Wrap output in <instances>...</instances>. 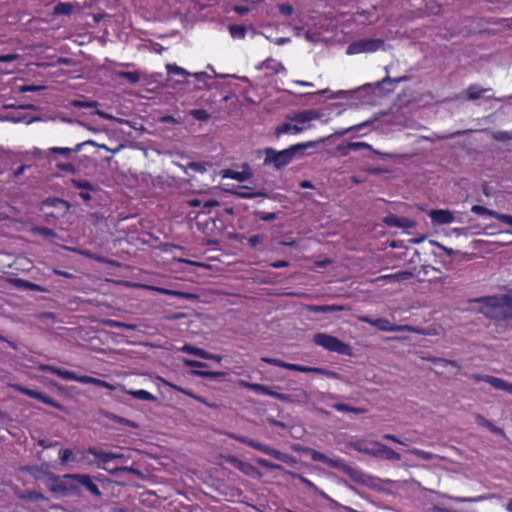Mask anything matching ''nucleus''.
Returning <instances> with one entry per match:
<instances>
[{
  "instance_id": "nucleus-17",
  "label": "nucleus",
  "mask_w": 512,
  "mask_h": 512,
  "mask_svg": "<svg viewBox=\"0 0 512 512\" xmlns=\"http://www.w3.org/2000/svg\"><path fill=\"white\" fill-rule=\"evenodd\" d=\"M414 274L410 271H400L395 274L381 275L374 281L388 280L391 283L401 282L413 278Z\"/></svg>"
},
{
  "instance_id": "nucleus-8",
  "label": "nucleus",
  "mask_w": 512,
  "mask_h": 512,
  "mask_svg": "<svg viewBox=\"0 0 512 512\" xmlns=\"http://www.w3.org/2000/svg\"><path fill=\"white\" fill-rule=\"evenodd\" d=\"M310 455H311V459L313 461L323 462V463L327 464L328 466H330L332 468L339 469L350 476H353L355 474V470L352 467H350L349 465H347L340 458H329L325 454H323L319 451H316V450H311Z\"/></svg>"
},
{
  "instance_id": "nucleus-32",
  "label": "nucleus",
  "mask_w": 512,
  "mask_h": 512,
  "mask_svg": "<svg viewBox=\"0 0 512 512\" xmlns=\"http://www.w3.org/2000/svg\"><path fill=\"white\" fill-rule=\"evenodd\" d=\"M191 374L203 378H218L226 376L225 372L216 371H203V370H192Z\"/></svg>"
},
{
  "instance_id": "nucleus-39",
  "label": "nucleus",
  "mask_w": 512,
  "mask_h": 512,
  "mask_svg": "<svg viewBox=\"0 0 512 512\" xmlns=\"http://www.w3.org/2000/svg\"><path fill=\"white\" fill-rule=\"evenodd\" d=\"M349 147L352 148V151H358V150H370L376 154H381L380 152L373 149V147L366 143V142H349Z\"/></svg>"
},
{
  "instance_id": "nucleus-44",
  "label": "nucleus",
  "mask_w": 512,
  "mask_h": 512,
  "mask_svg": "<svg viewBox=\"0 0 512 512\" xmlns=\"http://www.w3.org/2000/svg\"><path fill=\"white\" fill-rule=\"evenodd\" d=\"M166 69H167L168 73H170V74L183 75V76L191 75L188 71H186L182 67L177 66L176 64H168L166 66Z\"/></svg>"
},
{
  "instance_id": "nucleus-51",
  "label": "nucleus",
  "mask_w": 512,
  "mask_h": 512,
  "mask_svg": "<svg viewBox=\"0 0 512 512\" xmlns=\"http://www.w3.org/2000/svg\"><path fill=\"white\" fill-rule=\"evenodd\" d=\"M493 138L498 141L512 140V133L508 131H497L493 133Z\"/></svg>"
},
{
  "instance_id": "nucleus-5",
  "label": "nucleus",
  "mask_w": 512,
  "mask_h": 512,
  "mask_svg": "<svg viewBox=\"0 0 512 512\" xmlns=\"http://www.w3.org/2000/svg\"><path fill=\"white\" fill-rule=\"evenodd\" d=\"M313 341L316 345L330 352L347 356L351 355V347L348 344L329 334L317 333L314 335Z\"/></svg>"
},
{
  "instance_id": "nucleus-57",
  "label": "nucleus",
  "mask_w": 512,
  "mask_h": 512,
  "mask_svg": "<svg viewBox=\"0 0 512 512\" xmlns=\"http://www.w3.org/2000/svg\"><path fill=\"white\" fill-rule=\"evenodd\" d=\"M385 223L389 226L402 227L403 223L401 218L396 216H388L385 218Z\"/></svg>"
},
{
  "instance_id": "nucleus-53",
  "label": "nucleus",
  "mask_w": 512,
  "mask_h": 512,
  "mask_svg": "<svg viewBox=\"0 0 512 512\" xmlns=\"http://www.w3.org/2000/svg\"><path fill=\"white\" fill-rule=\"evenodd\" d=\"M72 104L74 107H77V108H91V107H96L98 105V103L96 101H80V100H75V101H73Z\"/></svg>"
},
{
  "instance_id": "nucleus-40",
  "label": "nucleus",
  "mask_w": 512,
  "mask_h": 512,
  "mask_svg": "<svg viewBox=\"0 0 512 512\" xmlns=\"http://www.w3.org/2000/svg\"><path fill=\"white\" fill-rule=\"evenodd\" d=\"M149 289L157 291V292H159L161 294H164V295H173V296H180V297H187V298L190 297L189 294L178 292V291H174V290H169V289H166V288L150 286Z\"/></svg>"
},
{
  "instance_id": "nucleus-28",
  "label": "nucleus",
  "mask_w": 512,
  "mask_h": 512,
  "mask_svg": "<svg viewBox=\"0 0 512 512\" xmlns=\"http://www.w3.org/2000/svg\"><path fill=\"white\" fill-rule=\"evenodd\" d=\"M102 323H103V325H105L107 327H111V328H124V329H128V330H136L137 329V325H135V324L123 323V322L112 320V319H105L102 321Z\"/></svg>"
},
{
  "instance_id": "nucleus-58",
  "label": "nucleus",
  "mask_w": 512,
  "mask_h": 512,
  "mask_svg": "<svg viewBox=\"0 0 512 512\" xmlns=\"http://www.w3.org/2000/svg\"><path fill=\"white\" fill-rule=\"evenodd\" d=\"M494 218L498 219L501 222H504L510 226H512V216L507 214H500L495 211Z\"/></svg>"
},
{
  "instance_id": "nucleus-37",
  "label": "nucleus",
  "mask_w": 512,
  "mask_h": 512,
  "mask_svg": "<svg viewBox=\"0 0 512 512\" xmlns=\"http://www.w3.org/2000/svg\"><path fill=\"white\" fill-rule=\"evenodd\" d=\"M118 77L128 80L130 83H137L140 80V76L137 72L131 71H119L116 73Z\"/></svg>"
},
{
  "instance_id": "nucleus-34",
  "label": "nucleus",
  "mask_w": 512,
  "mask_h": 512,
  "mask_svg": "<svg viewBox=\"0 0 512 512\" xmlns=\"http://www.w3.org/2000/svg\"><path fill=\"white\" fill-rule=\"evenodd\" d=\"M229 32L233 38L243 39L246 35V28L242 25H230Z\"/></svg>"
},
{
  "instance_id": "nucleus-24",
  "label": "nucleus",
  "mask_w": 512,
  "mask_h": 512,
  "mask_svg": "<svg viewBox=\"0 0 512 512\" xmlns=\"http://www.w3.org/2000/svg\"><path fill=\"white\" fill-rule=\"evenodd\" d=\"M240 385L245 387V388H248L250 390H253L256 393L268 395L270 397H272V394L275 393V391H272L267 386L262 385V384L249 383V382H245V381H240Z\"/></svg>"
},
{
  "instance_id": "nucleus-2",
  "label": "nucleus",
  "mask_w": 512,
  "mask_h": 512,
  "mask_svg": "<svg viewBox=\"0 0 512 512\" xmlns=\"http://www.w3.org/2000/svg\"><path fill=\"white\" fill-rule=\"evenodd\" d=\"M478 303V312L493 320H508L509 317V294H498L486 297H479L471 300Z\"/></svg>"
},
{
  "instance_id": "nucleus-12",
  "label": "nucleus",
  "mask_w": 512,
  "mask_h": 512,
  "mask_svg": "<svg viewBox=\"0 0 512 512\" xmlns=\"http://www.w3.org/2000/svg\"><path fill=\"white\" fill-rule=\"evenodd\" d=\"M67 380L76 381V382H79L82 384H93L95 386L106 388L109 390L115 389V387L112 384H110L104 380L94 378L91 376H86V375L78 376L74 372H71V371H69V373L67 374Z\"/></svg>"
},
{
  "instance_id": "nucleus-27",
  "label": "nucleus",
  "mask_w": 512,
  "mask_h": 512,
  "mask_svg": "<svg viewBox=\"0 0 512 512\" xmlns=\"http://www.w3.org/2000/svg\"><path fill=\"white\" fill-rule=\"evenodd\" d=\"M74 4L69 2H60L54 7L53 14L54 15H69L73 9Z\"/></svg>"
},
{
  "instance_id": "nucleus-15",
  "label": "nucleus",
  "mask_w": 512,
  "mask_h": 512,
  "mask_svg": "<svg viewBox=\"0 0 512 512\" xmlns=\"http://www.w3.org/2000/svg\"><path fill=\"white\" fill-rule=\"evenodd\" d=\"M88 453L99 459L101 465L109 463L112 460H126L127 458L123 454L112 453V452H103L98 450L95 447H90L88 449Z\"/></svg>"
},
{
  "instance_id": "nucleus-56",
  "label": "nucleus",
  "mask_w": 512,
  "mask_h": 512,
  "mask_svg": "<svg viewBox=\"0 0 512 512\" xmlns=\"http://www.w3.org/2000/svg\"><path fill=\"white\" fill-rule=\"evenodd\" d=\"M272 397L277 400H280L282 402H289V403L294 402V398L291 394H282L279 392H275L274 394H272Z\"/></svg>"
},
{
  "instance_id": "nucleus-1",
  "label": "nucleus",
  "mask_w": 512,
  "mask_h": 512,
  "mask_svg": "<svg viewBox=\"0 0 512 512\" xmlns=\"http://www.w3.org/2000/svg\"><path fill=\"white\" fill-rule=\"evenodd\" d=\"M79 485L84 486L91 494L97 497L101 496L100 489L87 474H65L62 476L52 474L48 488L53 493L68 497L80 495Z\"/></svg>"
},
{
  "instance_id": "nucleus-7",
  "label": "nucleus",
  "mask_w": 512,
  "mask_h": 512,
  "mask_svg": "<svg viewBox=\"0 0 512 512\" xmlns=\"http://www.w3.org/2000/svg\"><path fill=\"white\" fill-rule=\"evenodd\" d=\"M384 47V41L378 38L361 39L352 42L346 50L348 55H355L361 53H373Z\"/></svg>"
},
{
  "instance_id": "nucleus-29",
  "label": "nucleus",
  "mask_w": 512,
  "mask_h": 512,
  "mask_svg": "<svg viewBox=\"0 0 512 512\" xmlns=\"http://www.w3.org/2000/svg\"><path fill=\"white\" fill-rule=\"evenodd\" d=\"M409 453L417 456L418 458H421L423 460H433V459H444L443 457L433 454L431 452H427L424 450H420L417 448H412L409 450Z\"/></svg>"
},
{
  "instance_id": "nucleus-16",
  "label": "nucleus",
  "mask_w": 512,
  "mask_h": 512,
  "mask_svg": "<svg viewBox=\"0 0 512 512\" xmlns=\"http://www.w3.org/2000/svg\"><path fill=\"white\" fill-rule=\"evenodd\" d=\"M222 178H229L236 180L238 182H243L248 180L251 177V173L248 169H244L242 171H234L231 169H224L220 172Z\"/></svg>"
},
{
  "instance_id": "nucleus-3",
  "label": "nucleus",
  "mask_w": 512,
  "mask_h": 512,
  "mask_svg": "<svg viewBox=\"0 0 512 512\" xmlns=\"http://www.w3.org/2000/svg\"><path fill=\"white\" fill-rule=\"evenodd\" d=\"M325 141V138H321L318 141H308L305 143H298L295 145H292L291 147L277 151L274 148L267 147L264 150L265 158H264V165H273V167L277 170L287 166L295 155L298 152H302L303 150L307 148H313L318 143H323Z\"/></svg>"
},
{
  "instance_id": "nucleus-6",
  "label": "nucleus",
  "mask_w": 512,
  "mask_h": 512,
  "mask_svg": "<svg viewBox=\"0 0 512 512\" xmlns=\"http://www.w3.org/2000/svg\"><path fill=\"white\" fill-rule=\"evenodd\" d=\"M374 448H368L364 445V442H357L354 447L357 451L366 453L371 456L381 457L387 460L399 461L401 456L390 447L381 444L379 442L374 443Z\"/></svg>"
},
{
  "instance_id": "nucleus-59",
  "label": "nucleus",
  "mask_w": 512,
  "mask_h": 512,
  "mask_svg": "<svg viewBox=\"0 0 512 512\" xmlns=\"http://www.w3.org/2000/svg\"><path fill=\"white\" fill-rule=\"evenodd\" d=\"M183 363L185 366H188V367H197V368H202V367H206L207 364L204 363V362H200V361H196V360H190V359H183Z\"/></svg>"
},
{
  "instance_id": "nucleus-23",
  "label": "nucleus",
  "mask_w": 512,
  "mask_h": 512,
  "mask_svg": "<svg viewBox=\"0 0 512 512\" xmlns=\"http://www.w3.org/2000/svg\"><path fill=\"white\" fill-rule=\"evenodd\" d=\"M475 422L479 426H483V427L487 428L490 432H492L494 434H498V435H503L504 434V432H503V430L501 428H499L496 425H494L492 422H490L488 419H486L481 414H476L475 415Z\"/></svg>"
},
{
  "instance_id": "nucleus-31",
  "label": "nucleus",
  "mask_w": 512,
  "mask_h": 512,
  "mask_svg": "<svg viewBox=\"0 0 512 512\" xmlns=\"http://www.w3.org/2000/svg\"><path fill=\"white\" fill-rule=\"evenodd\" d=\"M39 370L41 371H46V372H51L53 374H56L57 376L67 380V374L69 373L68 370H62L60 368H57V367H54V366H51V365H40L39 366Z\"/></svg>"
},
{
  "instance_id": "nucleus-33",
  "label": "nucleus",
  "mask_w": 512,
  "mask_h": 512,
  "mask_svg": "<svg viewBox=\"0 0 512 512\" xmlns=\"http://www.w3.org/2000/svg\"><path fill=\"white\" fill-rule=\"evenodd\" d=\"M43 204L46 206H52L56 208L68 209L69 205L66 201L59 198H48L43 201Z\"/></svg>"
},
{
  "instance_id": "nucleus-22",
  "label": "nucleus",
  "mask_w": 512,
  "mask_h": 512,
  "mask_svg": "<svg viewBox=\"0 0 512 512\" xmlns=\"http://www.w3.org/2000/svg\"><path fill=\"white\" fill-rule=\"evenodd\" d=\"M83 144H77L74 148L68 147H51L48 149L50 154H60L65 158H70L72 153H78L82 150Z\"/></svg>"
},
{
  "instance_id": "nucleus-14",
  "label": "nucleus",
  "mask_w": 512,
  "mask_h": 512,
  "mask_svg": "<svg viewBox=\"0 0 512 512\" xmlns=\"http://www.w3.org/2000/svg\"><path fill=\"white\" fill-rule=\"evenodd\" d=\"M227 462L247 476L255 477L259 474L257 469L252 464L242 461L234 456H229L227 458Z\"/></svg>"
},
{
  "instance_id": "nucleus-19",
  "label": "nucleus",
  "mask_w": 512,
  "mask_h": 512,
  "mask_svg": "<svg viewBox=\"0 0 512 512\" xmlns=\"http://www.w3.org/2000/svg\"><path fill=\"white\" fill-rule=\"evenodd\" d=\"M304 129H306V127L285 122L276 127L275 134L278 137L283 134H299Z\"/></svg>"
},
{
  "instance_id": "nucleus-60",
  "label": "nucleus",
  "mask_w": 512,
  "mask_h": 512,
  "mask_svg": "<svg viewBox=\"0 0 512 512\" xmlns=\"http://www.w3.org/2000/svg\"><path fill=\"white\" fill-rule=\"evenodd\" d=\"M73 185L79 189L91 190L92 186L88 181L72 180Z\"/></svg>"
},
{
  "instance_id": "nucleus-42",
  "label": "nucleus",
  "mask_w": 512,
  "mask_h": 512,
  "mask_svg": "<svg viewBox=\"0 0 512 512\" xmlns=\"http://www.w3.org/2000/svg\"><path fill=\"white\" fill-rule=\"evenodd\" d=\"M210 166L211 164L207 162H191L188 164V168L199 173H205Z\"/></svg>"
},
{
  "instance_id": "nucleus-41",
  "label": "nucleus",
  "mask_w": 512,
  "mask_h": 512,
  "mask_svg": "<svg viewBox=\"0 0 512 512\" xmlns=\"http://www.w3.org/2000/svg\"><path fill=\"white\" fill-rule=\"evenodd\" d=\"M294 398V402L296 403H307L310 399V396L307 391L299 389L294 394H291Z\"/></svg>"
},
{
  "instance_id": "nucleus-11",
  "label": "nucleus",
  "mask_w": 512,
  "mask_h": 512,
  "mask_svg": "<svg viewBox=\"0 0 512 512\" xmlns=\"http://www.w3.org/2000/svg\"><path fill=\"white\" fill-rule=\"evenodd\" d=\"M323 116H324V114L321 110L307 109V110L296 112L293 115L288 116V119L291 121H294L298 124H306L311 121L318 120Z\"/></svg>"
},
{
  "instance_id": "nucleus-46",
  "label": "nucleus",
  "mask_w": 512,
  "mask_h": 512,
  "mask_svg": "<svg viewBox=\"0 0 512 512\" xmlns=\"http://www.w3.org/2000/svg\"><path fill=\"white\" fill-rule=\"evenodd\" d=\"M190 114L197 120L206 121L209 119V113L204 109H194L190 111Z\"/></svg>"
},
{
  "instance_id": "nucleus-64",
  "label": "nucleus",
  "mask_w": 512,
  "mask_h": 512,
  "mask_svg": "<svg viewBox=\"0 0 512 512\" xmlns=\"http://www.w3.org/2000/svg\"><path fill=\"white\" fill-rule=\"evenodd\" d=\"M19 58L18 54H6L0 56V62H12Z\"/></svg>"
},
{
  "instance_id": "nucleus-62",
  "label": "nucleus",
  "mask_w": 512,
  "mask_h": 512,
  "mask_svg": "<svg viewBox=\"0 0 512 512\" xmlns=\"http://www.w3.org/2000/svg\"><path fill=\"white\" fill-rule=\"evenodd\" d=\"M337 151L340 153L341 156H347L350 151H352V148L349 147V142L346 144H340L337 146Z\"/></svg>"
},
{
  "instance_id": "nucleus-43",
  "label": "nucleus",
  "mask_w": 512,
  "mask_h": 512,
  "mask_svg": "<svg viewBox=\"0 0 512 512\" xmlns=\"http://www.w3.org/2000/svg\"><path fill=\"white\" fill-rule=\"evenodd\" d=\"M471 211L475 214H478V215H488V216H491V217H494L495 215V211L494 210H490L484 206H481V205H473L471 207Z\"/></svg>"
},
{
  "instance_id": "nucleus-36",
  "label": "nucleus",
  "mask_w": 512,
  "mask_h": 512,
  "mask_svg": "<svg viewBox=\"0 0 512 512\" xmlns=\"http://www.w3.org/2000/svg\"><path fill=\"white\" fill-rule=\"evenodd\" d=\"M180 351H182L184 353H187V354H191V355L200 357V358H202V356H205V350H203L201 348L193 347V346H191L189 344H185L184 346H182L180 348Z\"/></svg>"
},
{
  "instance_id": "nucleus-35",
  "label": "nucleus",
  "mask_w": 512,
  "mask_h": 512,
  "mask_svg": "<svg viewBox=\"0 0 512 512\" xmlns=\"http://www.w3.org/2000/svg\"><path fill=\"white\" fill-rule=\"evenodd\" d=\"M430 361L432 363H434L435 365H441L442 367L452 366L458 370L461 369V366L456 361H453V360L434 357V358H431Z\"/></svg>"
},
{
  "instance_id": "nucleus-26",
  "label": "nucleus",
  "mask_w": 512,
  "mask_h": 512,
  "mask_svg": "<svg viewBox=\"0 0 512 512\" xmlns=\"http://www.w3.org/2000/svg\"><path fill=\"white\" fill-rule=\"evenodd\" d=\"M125 392L131 396H133L136 399L143 400V401H154L155 396L152 395L150 392L140 389V390H125Z\"/></svg>"
},
{
  "instance_id": "nucleus-4",
  "label": "nucleus",
  "mask_w": 512,
  "mask_h": 512,
  "mask_svg": "<svg viewBox=\"0 0 512 512\" xmlns=\"http://www.w3.org/2000/svg\"><path fill=\"white\" fill-rule=\"evenodd\" d=\"M229 436L232 439H234L238 442L244 443L256 450H259V451L277 459V460H280L282 462H285V463L291 464V465L296 463V459L294 456L282 453L281 451L274 449V448L270 447L269 445L263 444L261 442H257L255 440H252L250 438H247V437L241 436V435L230 434Z\"/></svg>"
},
{
  "instance_id": "nucleus-38",
  "label": "nucleus",
  "mask_w": 512,
  "mask_h": 512,
  "mask_svg": "<svg viewBox=\"0 0 512 512\" xmlns=\"http://www.w3.org/2000/svg\"><path fill=\"white\" fill-rule=\"evenodd\" d=\"M301 372H303V373L323 374V375H326L328 377H334L335 376L334 372H330V371H327L325 369L317 368V367L302 366Z\"/></svg>"
},
{
  "instance_id": "nucleus-25",
  "label": "nucleus",
  "mask_w": 512,
  "mask_h": 512,
  "mask_svg": "<svg viewBox=\"0 0 512 512\" xmlns=\"http://www.w3.org/2000/svg\"><path fill=\"white\" fill-rule=\"evenodd\" d=\"M491 89L488 88H481L478 85H470L466 89L467 98L469 100H476L480 97H482L486 92L490 91Z\"/></svg>"
},
{
  "instance_id": "nucleus-18",
  "label": "nucleus",
  "mask_w": 512,
  "mask_h": 512,
  "mask_svg": "<svg viewBox=\"0 0 512 512\" xmlns=\"http://www.w3.org/2000/svg\"><path fill=\"white\" fill-rule=\"evenodd\" d=\"M345 309H346L345 306H343V305H336V304H332V305H308V306H306V310L308 312H312V313H333V312L343 311Z\"/></svg>"
},
{
  "instance_id": "nucleus-10",
  "label": "nucleus",
  "mask_w": 512,
  "mask_h": 512,
  "mask_svg": "<svg viewBox=\"0 0 512 512\" xmlns=\"http://www.w3.org/2000/svg\"><path fill=\"white\" fill-rule=\"evenodd\" d=\"M427 214L434 225H447L455 221L454 212L448 209H433Z\"/></svg>"
},
{
  "instance_id": "nucleus-61",
  "label": "nucleus",
  "mask_w": 512,
  "mask_h": 512,
  "mask_svg": "<svg viewBox=\"0 0 512 512\" xmlns=\"http://www.w3.org/2000/svg\"><path fill=\"white\" fill-rule=\"evenodd\" d=\"M279 11L285 16H290L293 13V8L290 4L285 3L279 5Z\"/></svg>"
},
{
  "instance_id": "nucleus-47",
  "label": "nucleus",
  "mask_w": 512,
  "mask_h": 512,
  "mask_svg": "<svg viewBox=\"0 0 512 512\" xmlns=\"http://www.w3.org/2000/svg\"><path fill=\"white\" fill-rule=\"evenodd\" d=\"M56 167L57 169H59L60 171H63V172H66V173H71V174H74L76 172V167L74 164L72 163H61V162H57L56 163Z\"/></svg>"
},
{
  "instance_id": "nucleus-63",
  "label": "nucleus",
  "mask_w": 512,
  "mask_h": 512,
  "mask_svg": "<svg viewBox=\"0 0 512 512\" xmlns=\"http://www.w3.org/2000/svg\"><path fill=\"white\" fill-rule=\"evenodd\" d=\"M72 451L70 449H64L60 452V460L62 463H66L71 459Z\"/></svg>"
},
{
  "instance_id": "nucleus-30",
  "label": "nucleus",
  "mask_w": 512,
  "mask_h": 512,
  "mask_svg": "<svg viewBox=\"0 0 512 512\" xmlns=\"http://www.w3.org/2000/svg\"><path fill=\"white\" fill-rule=\"evenodd\" d=\"M332 407L335 410L340 411V412H353V413H356V414H363V413L367 412V410L364 409V408L352 407V406H349V405H346V404H342V403L334 404Z\"/></svg>"
},
{
  "instance_id": "nucleus-21",
  "label": "nucleus",
  "mask_w": 512,
  "mask_h": 512,
  "mask_svg": "<svg viewBox=\"0 0 512 512\" xmlns=\"http://www.w3.org/2000/svg\"><path fill=\"white\" fill-rule=\"evenodd\" d=\"M290 475L294 478H297L301 483H303L307 489L309 491H311L313 494L315 495H318L322 498H328L327 495L325 494V492H323L322 490H320L312 481H310L309 479H307L306 477H304L303 475L301 474H296V473H290Z\"/></svg>"
},
{
  "instance_id": "nucleus-50",
  "label": "nucleus",
  "mask_w": 512,
  "mask_h": 512,
  "mask_svg": "<svg viewBox=\"0 0 512 512\" xmlns=\"http://www.w3.org/2000/svg\"><path fill=\"white\" fill-rule=\"evenodd\" d=\"M98 467L108 471L110 474H117L118 472H122V471L130 472V473L135 472V470L130 467H117V468L109 469L106 466L101 465V464H98Z\"/></svg>"
},
{
  "instance_id": "nucleus-45",
  "label": "nucleus",
  "mask_w": 512,
  "mask_h": 512,
  "mask_svg": "<svg viewBox=\"0 0 512 512\" xmlns=\"http://www.w3.org/2000/svg\"><path fill=\"white\" fill-rule=\"evenodd\" d=\"M256 462L263 468L271 469V470H282V466L275 464L273 462H270L264 458H257Z\"/></svg>"
},
{
  "instance_id": "nucleus-54",
  "label": "nucleus",
  "mask_w": 512,
  "mask_h": 512,
  "mask_svg": "<svg viewBox=\"0 0 512 512\" xmlns=\"http://www.w3.org/2000/svg\"><path fill=\"white\" fill-rule=\"evenodd\" d=\"M18 390L22 394L27 395V396H29L31 398L38 399V400H40L41 395H42V393H40L38 391H35V390L28 389V388L19 387Z\"/></svg>"
},
{
  "instance_id": "nucleus-20",
  "label": "nucleus",
  "mask_w": 512,
  "mask_h": 512,
  "mask_svg": "<svg viewBox=\"0 0 512 512\" xmlns=\"http://www.w3.org/2000/svg\"><path fill=\"white\" fill-rule=\"evenodd\" d=\"M10 283H12L14 286L23 289V290H32V291H38V292H45V288L42 286L29 282L27 280L21 279V278H13L10 279Z\"/></svg>"
},
{
  "instance_id": "nucleus-52",
  "label": "nucleus",
  "mask_w": 512,
  "mask_h": 512,
  "mask_svg": "<svg viewBox=\"0 0 512 512\" xmlns=\"http://www.w3.org/2000/svg\"><path fill=\"white\" fill-rule=\"evenodd\" d=\"M442 498L453 500L455 502H477L479 501V498H473V497H453L446 494L441 495Z\"/></svg>"
},
{
  "instance_id": "nucleus-49",
  "label": "nucleus",
  "mask_w": 512,
  "mask_h": 512,
  "mask_svg": "<svg viewBox=\"0 0 512 512\" xmlns=\"http://www.w3.org/2000/svg\"><path fill=\"white\" fill-rule=\"evenodd\" d=\"M369 123H371V121H365L363 123H360V124H357V125H353L351 127H348V128L342 129L340 131H337L335 134H337L339 136H343V135L349 133L350 131L360 130L362 127L366 126Z\"/></svg>"
},
{
  "instance_id": "nucleus-9",
  "label": "nucleus",
  "mask_w": 512,
  "mask_h": 512,
  "mask_svg": "<svg viewBox=\"0 0 512 512\" xmlns=\"http://www.w3.org/2000/svg\"><path fill=\"white\" fill-rule=\"evenodd\" d=\"M471 379L474 381H483L488 384H490L493 388L498 390L506 391L510 394H512V383H509L501 378L490 376V375H480V374H473L471 376Z\"/></svg>"
},
{
  "instance_id": "nucleus-55",
  "label": "nucleus",
  "mask_w": 512,
  "mask_h": 512,
  "mask_svg": "<svg viewBox=\"0 0 512 512\" xmlns=\"http://www.w3.org/2000/svg\"><path fill=\"white\" fill-rule=\"evenodd\" d=\"M261 361L268 363L270 365L278 366L285 369L286 362L276 359V358H268V357H262Z\"/></svg>"
},
{
  "instance_id": "nucleus-48",
  "label": "nucleus",
  "mask_w": 512,
  "mask_h": 512,
  "mask_svg": "<svg viewBox=\"0 0 512 512\" xmlns=\"http://www.w3.org/2000/svg\"><path fill=\"white\" fill-rule=\"evenodd\" d=\"M32 232L44 237H54L56 235L52 229L46 227H35L32 229Z\"/></svg>"
},
{
  "instance_id": "nucleus-13",
  "label": "nucleus",
  "mask_w": 512,
  "mask_h": 512,
  "mask_svg": "<svg viewBox=\"0 0 512 512\" xmlns=\"http://www.w3.org/2000/svg\"><path fill=\"white\" fill-rule=\"evenodd\" d=\"M373 326L385 332L412 331V327L408 325H394L385 318H378L373 321Z\"/></svg>"
}]
</instances>
